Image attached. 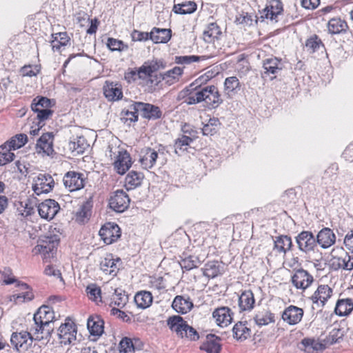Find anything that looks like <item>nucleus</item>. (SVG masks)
Masks as SVG:
<instances>
[{"label": "nucleus", "mask_w": 353, "mask_h": 353, "mask_svg": "<svg viewBox=\"0 0 353 353\" xmlns=\"http://www.w3.org/2000/svg\"><path fill=\"white\" fill-rule=\"evenodd\" d=\"M77 327L74 323L70 319H65V322L60 325L58 329V336L60 343L63 345H70L76 341Z\"/></svg>", "instance_id": "obj_5"}, {"label": "nucleus", "mask_w": 353, "mask_h": 353, "mask_svg": "<svg viewBox=\"0 0 353 353\" xmlns=\"http://www.w3.org/2000/svg\"><path fill=\"white\" fill-rule=\"evenodd\" d=\"M32 332H14L10 338L11 344L18 351L26 350L31 345L33 337Z\"/></svg>", "instance_id": "obj_14"}, {"label": "nucleus", "mask_w": 353, "mask_h": 353, "mask_svg": "<svg viewBox=\"0 0 353 353\" xmlns=\"http://www.w3.org/2000/svg\"><path fill=\"white\" fill-rule=\"evenodd\" d=\"M196 9V4L193 1H188L181 4L175 5L173 10L176 14H185L194 12Z\"/></svg>", "instance_id": "obj_52"}, {"label": "nucleus", "mask_w": 353, "mask_h": 353, "mask_svg": "<svg viewBox=\"0 0 353 353\" xmlns=\"http://www.w3.org/2000/svg\"><path fill=\"white\" fill-rule=\"evenodd\" d=\"M292 242L290 236H280L274 241V248L279 252L285 253L292 248Z\"/></svg>", "instance_id": "obj_43"}, {"label": "nucleus", "mask_w": 353, "mask_h": 353, "mask_svg": "<svg viewBox=\"0 0 353 353\" xmlns=\"http://www.w3.org/2000/svg\"><path fill=\"white\" fill-rule=\"evenodd\" d=\"M152 295L150 292L141 291L134 296V302L137 306L141 309L149 307L152 303Z\"/></svg>", "instance_id": "obj_35"}, {"label": "nucleus", "mask_w": 353, "mask_h": 353, "mask_svg": "<svg viewBox=\"0 0 353 353\" xmlns=\"http://www.w3.org/2000/svg\"><path fill=\"white\" fill-rule=\"evenodd\" d=\"M36 150L39 154L48 156L52 154L54 151L52 134L50 132L43 134L37 141Z\"/></svg>", "instance_id": "obj_19"}, {"label": "nucleus", "mask_w": 353, "mask_h": 353, "mask_svg": "<svg viewBox=\"0 0 353 353\" xmlns=\"http://www.w3.org/2000/svg\"><path fill=\"white\" fill-rule=\"evenodd\" d=\"M103 93L109 101H115L123 97L121 85L119 83L106 81L103 85Z\"/></svg>", "instance_id": "obj_21"}, {"label": "nucleus", "mask_w": 353, "mask_h": 353, "mask_svg": "<svg viewBox=\"0 0 353 353\" xmlns=\"http://www.w3.org/2000/svg\"><path fill=\"white\" fill-rule=\"evenodd\" d=\"M192 141V139L185 135L178 138L174 143V152L178 155H181L187 150L188 145Z\"/></svg>", "instance_id": "obj_47"}, {"label": "nucleus", "mask_w": 353, "mask_h": 353, "mask_svg": "<svg viewBox=\"0 0 353 353\" xmlns=\"http://www.w3.org/2000/svg\"><path fill=\"white\" fill-rule=\"evenodd\" d=\"M17 286L20 288L21 292L10 296V301L16 304L30 301L33 299L34 294L29 286L26 283H17Z\"/></svg>", "instance_id": "obj_22"}, {"label": "nucleus", "mask_w": 353, "mask_h": 353, "mask_svg": "<svg viewBox=\"0 0 353 353\" xmlns=\"http://www.w3.org/2000/svg\"><path fill=\"white\" fill-rule=\"evenodd\" d=\"M158 158V152L150 148L142 149L139 154V163L143 168L151 169Z\"/></svg>", "instance_id": "obj_18"}, {"label": "nucleus", "mask_w": 353, "mask_h": 353, "mask_svg": "<svg viewBox=\"0 0 353 353\" xmlns=\"http://www.w3.org/2000/svg\"><path fill=\"white\" fill-rule=\"evenodd\" d=\"M92 205L89 202H85L80 206L75 214V221L79 223H85L91 216Z\"/></svg>", "instance_id": "obj_39"}, {"label": "nucleus", "mask_w": 353, "mask_h": 353, "mask_svg": "<svg viewBox=\"0 0 353 353\" xmlns=\"http://www.w3.org/2000/svg\"><path fill=\"white\" fill-rule=\"evenodd\" d=\"M87 327L90 333L93 336H100L103 332V322L99 317H89Z\"/></svg>", "instance_id": "obj_38"}, {"label": "nucleus", "mask_w": 353, "mask_h": 353, "mask_svg": "<svg viewBox=\"0 0 353 353\" xmlns=\"http://www.w3.org/2000/svg\"><path fill=\"white\" fill-rule=\"evenodd\" d=\"M119 261L120 259L119 258L114 259L112 254H106L101 261V270L106 274L115 275L118 270L117 263Z\"/></svg>", "instance_id": "obj_25"}, {"label": "nucleus", "mask_w": 353, "mask_h": 353, "mask_svg": "<svg viewBox=\"0 0 353 353\" xmlns=\"http://www.w3.org/2000/svg\"><path fill=\"white\" fill-rule=\"evenodd\" d=\"M145 63L151 74L154 72L165 68V63L163 62V61L160 59L148 61L145 62Z\"/></svg>", "instance_id": "obj_61"}, {"label": "nucleus", "mask_w": 353, "mask_h": 353, "mask_svg": "<svg viewBox=\"0 0 353 353\" xmlns=\"http://www.w3.org/2000/svg\"><path fill=\"white\" fill-rule=\"evenodd\" d=\"M241 90V83L239 79L235 77H227L223 83V91L225 95L228 99H232Z\"/></svg>", "instance_id": "obj_23"}, {"label": "nucleus", "mask_w": 353, "mask_h": 353, "mask_svg": "<svg viewBox=\"0 0 353 353\" xmlns=\"http://www.w3.org/2000/svg\"><path fill=\"white\" fill-rule=\"evenodd\" d=\"M171 38L169 29L153 28L150 32V39L155 43H167Z\"/></svg>", "instance_id": "obj_32"}, {"label": "nucleus", "mask_w": 353, "mask_h": 353, "mask_svg": "<svg viewBox=\"0 0 353 353\" xmlns=\"http://www.w3.org/2000/svg\"><path fill=\"white\" fill-rule=\"evenodd\" d=\"M131 37L133 41H147L150 39V33L134 30L131 34Z\"/></svg>", "instance_id": "obj_64"}, {"label": "nucleus", "mask_w": 353, "mask_h": 353, "mask_svg": "<svg viewBox=\"0 0 353 353\" xmlns=\"http://www.w3.org/2000/svg\"><path fill=\"white\" fill-rule=\"evenodd\" d=\"M255 299L250 290H245L239 298V306L241 310H251L254 305Z\"/></svg>", "instance_id": "obj_33"}, {"label": "nucleus", "mask_w": 353, "mask_h": 353, "mask_svg": "<svg viewBox=\"0 0 353 353\" xmlns=\"http://www.w3.org/2000/svg\"><path fill=\"white\" fill-rule=\"evenodd\" d=\"M99 235L106 244H111L121 236L120 228L116 223H107L99 230Z\"/></svg>", "instance_id": "obj_10"}, {"label": "nucleus", "mask_w": 353, "mask_h": 353, "mask_svg": "<svg viewBox=\"0 0 353 353\" xmlns=\"http://www.w3.org/2000/svg\"><path fill=\"white\" fill-rule=\"evenodd\" d=\"M105 155L112 161L114 170L119 174H124L132 166V158L129 152L116 143L109 144Z\"/></svg>", "instance_id": "obj_2"}, {"label": "nucleus", "mask_w": 353, "mask_h": 353, "mask_svg": "<svg viewBox=\"0 0 353 353\" xmlns=\"http://www.w3.org/2000/svg\"><path fill=\"white\" fill-rule=\"evenodd\" d=\"M220 121L217 118H211L208 122L205 124L202 128L203 135L209 136L214 134L220 125Z\"/></svg>", "instance_id": "obj_51"}, {"label": "nucleus", "mask_w": 353, "mask_h": 353, "mask_svg": "<svg viewBox=\"0 0 353 353\" xmlns=\"http://www.w3.org/2000/svg\"><path fill=\"white\" fill-rule=\"evenodd\" d=\"M200 264V261L198 257L195 256H188L183 258L181 262L180 265L181 268L185 269L187 270H190L193 268L198 267Z\"/></svg>", "instance_id": "obj_55"}, {"label": "nucleus", "mask_w": 353, "mask_h": 353, "mask_svg": "<svg viewBox=\"0 0 353 353\" xmlns=\"http://www.w3.org/2000/svg\"><path fill=\"white\" fill-rule=\"evenodd\" d=\"M169 328L181 338H187L191 341L199 339V334L194 328L190 326L180 316H170L168 321Z\"/></svg>", "instance_id": "obj_4"}, {"label": "nucleus", "mask_w": 353, "mask_h": 353, "mask_svg": "<svg viewBox=\"0 0 353 353\" xmlns=\"http://www.w3.org/2000/svg\"><path fill=\"white\" fill-rule=\"evenodd\" d=\"M128 296L121 290H115L111 298L110 305L123 307L128 302Z\"/></svg>", "instance_id": "obj_53"}, {"label": "nucleus", "mask_w": 353, "mask_h": 353, "mask_svg": "<svg viewBox=\"0 0 353 353\" xmlns=\"http://www.w3.org/2000/svg\"><path fill=\"white\" fill-rule=\"evenodd\" d=\"M221 34L219 27L214 23H210L203 32V39L208 43L217 39Z\"/></svg>", "instance_id": "obj_45"}, {"label": "nucleus", "mask_w": 353, "mask_h": 353, "mask_svg": "<svg viewBox=\"0 0 353 353\" xmlns=\"http://www.w3.org/2000/svg\"><path fill=\"white\" fill-rule=\"evenodd\" d=\"M172 307L178 313L186 314L191 310L193 303L189 297L176 296L172 301Z\"/></svg>", "instance_id": "obj_27"}, {"label": "nucleus", "mask_w": 353, "mask_h": 353, "mask_svg": "<svg viewBox=\"0 0 353 353\" xmlns=\"http://www.w3.org/2000/svg\"><path fill=\"white\" fill-rule=\"evenodd\" d=\"M274 321V314L269 310L259 312L254 317L255 323L259 326L267 325Z\"/></svg>", "instance_id": "obj_44"}, {"label": "nucleus", "mask_w": 353, "mask_h": 353, "mask_svg": "<svg viewBox=\"0 0 353 353\" xmlns=\"http://www.w3.org/2000/svg\"><path fill=\"white\" fill-rule=\"evenodd\" d=\"M135 109L143 112V117L148 119H159L161 116L160 109L153 105L143 103H137Z\"/></svg>", "instance_id": "obj_28"}, {"label": "nucleus", "mask_w": 353, "mask_h": 353, "mask_svg": "<svg viewBox=\"0 0 353 353\" xmlns=\"http://www.w3.org/2000/svg\"><path fill=\"white\" fill-rule=\"evenodd\" d=\"M130 203V199L123 190H117L110 199V208L117 212H122L126 210Z\"/></svg>", "instance_id": "obj_15"}, {"label": "nucleus", "mask_w": 353, "mask_h": 353, "mask_svg": "<svg viewBox=\"0 0 353 353\" xmlns=\"http://www.w3.org/2000/svg\"><path fill=\"white\" fill-rule=\"evenodd\" d=\"M88 147L87 141L83 137H77L68 143V148L72 152L77 154H82Z\"/></svg>", "instance_id": "obj_37"}, {"label": "nucleus", "mask_w": 353, "mask_h": 353, "mask_svg": "<svg viewBox=\"0 0 353 353\" xmlns=\"http://www.w3.org/2000/svg\"><path fill=\"white\" fill-rule=\"evenodd\" d=\"M63 181L65 188L73 192L83 188L85 179L83 174L70 171L64 175Z\"/></svg>", "instance_id": "obj_9"}, {"label": "nucleus", "mask_w": 353, "mask_h": 353, "mask_svg": "<svg viewBox=\"0 0 353 353\" xmlns=\"http://www.w3.org/2000/svg\"><path fill=\"white\" fill-rule=\"evenodd\" d=\"M202 95L200 89L194 92H191L190 88H185L181 90L178 95L179 99H185L184 102L188 105L196 104L202 102Z\"/></svg>", "instance_id": "obj_29"}, {"label": "nucleus", "mask_w": 353, "mask_h": 353, "mask_svg": "<svg viewBox=\"0 0 353 353\" xmlns=\"http://www.w3.org/2000/svg\"><path fill=\"white\" fill-rule=\"evenodd\" d=\"M143 175L135 171L130 172L125 179V185L128 190H132L141 184Z\"/></svg>", "instance_id": "obj_40"}, {"label": "nucleus", "mask_w": 353, "mask_h": 353, "mask_svg": "<svg viewBox=\"0 0 353 353\" xmlns=\"http://www.w3.org/2000/svg\"><path fill=\"white\" fill-rule=\"evenodd\" d=\"M201 350L207 353H219L221 350L219 338L213 334L208 335L205 341L201 345Z\"/></svg>", "instance_id": "obj_30"}, {"label": "nucleus", "mask_w": 353, "mask_h": 353, "mask_svg": "<svg viewBox=\"0 0 353 353\" xmlns=\"http://www.w3.org/2000/svg\"><path fill=\"white\" fill-rule=\"evenodd\" d=\"M145 63L151 74L154 72L165 68V63L163 62V61L160 59L148 61L145 62Z\"/></svg>", "instance_id": "obj_62"}, {"label": "nucleus", "mask_w": 353, "mask_h": 353, "mask_svg": "<svg viewBox=\"0 0 353 353\" xmlns=\"http://www.w3.org/2000/svg\"><path fill=\"white\" fill-rule=\"evenodd\" d=\"M60 210L59 203L53 199H46L38 206L39 214L42 219H52Z\"/></svg>", "instance_id": "obj_12"}, {"label": "nucleus", "mask_w": 353, "mask_h": 353, "mask_svg": "<svg viewBox=\"0 0 353 353\" xmlns=\"http://www.w3.org/2000/svg\"><path fill=\"white\" fill-rule=\"evenodd\" d=\"M296 243L299 250L307 254L314 250L316 246V238L310 231H303L296 236Z\"/></svg>", "instance_id": "obj_8"}, {"label": "nucleus", "mask_w": 353, "mask_h": 353, "mask_svg": "<svg viewBox=\"0 0 353 353\" xmlns=\"http://www.w3.org/2000/svg\"><path fill=\"white\" fill-rule=\"evenodd\" d=\"M12 150L6 143L0 146V166L13 161L14 154L11 152Z\"/></svg>", "instance_id": "obj_50"}, {"label": "nucleus", "mask_w": 353, "mask_h": 353, "mask_svg": "<svg viewBox=\"0 0 353 353\" xmlns=\"http://www.w3.org/2000/svg\"><path fill=\"white\" fill-rule=\"evenodd\" d=\"M50 107V101L46 97H41L38 100L34 99L32 103L31 108L33 112L39 110H43Z\"/></svg>", "instance_id": "obj_56"}, {"label": "nucleus", "mask_w": 353, "mask_h": 353, "mask_svg": "<svg viewBox=\"0 0 353 353\" xmlns=\"http://www.w3.org/2000/svg\"><path fill=\"white\" fill-rule=\"evenodd\" d=\"M353 310V303L351 299L338 301L335 307V313L341 316L349 314Z\"/></svg>", "instance_id": "obj_41"}, {"label": "nucleus", "mask_w": 353, "mask_h": 353, "mask_svg": "<svg viewBox=\"0 0 353 353\" xmlns=\"http://www.w3.org/2000/svg\"><path fill=\"white\" fill-rule=\"evenodd\" d=\"M333 290L328 285H320L310 296L313 304L317 307H323L332 297Z\"/></svg>", "instance_id": "obj_13"}, {"label": "nucleus", "mask_w": 353, "mask_h": 353, "mask_svg": "<svg viewBox=\"0 0 353 353\" xmlns=\"http://www.w3.org/2000/svg\"><path fill=\"white\" fill-rule=\"evenodd\" d=\"M303 310L295 305L287 307L282 312L281 318L290 325H297L303 316Z\"/></svg>", "instance_id": "obj_16"}, {"label": "nucleus", "mask_w": 353, "mask_h": 353, "mask_svg": "<svg viewBox=\"0 0 353 353\" xmlns=\"http://www.w3.org/2000/svg\"><path fill=\"white\" fill-rule=\"evenodd\" d=\"M86 292L89 299L95 302L97 304L102 303L101 288L96 284L88 285L86 288Z\"/></svg>", "instance_id": "obj_48"}, {"label": "nucleus", "mask_w": 353, "mask_h": 353, "mask_svg": "<svg viewBox=\"0 0 353 353\" xmlns=\"http://www.w3.org/2000/svg\"><path fill=\"white\" fill-rule=\"evenodd\" d=\"M263 68L264 74L273 75L270 77L271 79H273L276 77V74L282 70V63L281 60L276 57H272L263 61Z\"/></svg>", "instance_id": "obj_26"}, {"label": "nucleus", "mask_w": 353, "mask_h": 353, "mask_svg": "<svg viewBox=\"0 0 353 353\" xmlns=\"http://www.w3.org/2000/svg\"><path fill=\"white\" fill-rule=\"evenodd\" d=\"M205 57H200L196 55H185L177 56L175 57V63L177 64H190L193 62H197L201 60H205Z\"/></svg>", "instance_id": "obj_58"}, {"label": "nucleus", "mask_w": 353, "mask_h": 353, "mask_svg": "<svg viewBox=\"0 0 353 353\" xmlns=\"http://www.w3.org/2000/svg\"><path fill=\"white\" fill-rule=\"evenodd\" d=\"M54 312L52 307L48 305L41 306L34 314V325L30 329L35 340L48 339L54 330L53 321Z\"/></svg>", "instance_id": "obj_1"}, {"label": "nucleus", "mask_w": 353, "mask_h": 353, "mask_svg": "<svg viewBox=\"0 0 353 353\" xmlns=\"http://www.w3.org/2000/svg\"><path fill=\"white\" fill-rule=\"evenodd\" d=\"M328 31L331 34H339L347 28V23L340 18L330 19L327 24Z\"/></svg>", "instance_id": "obj_42"}, {"label": "nucleus", "mask_w": 353, "mask_h": 353, "mask_svg": "<svg viewBox=\"0 0 353 353\" xmlns=\"http://www.w3.org/2000/svg\"><path fill=\"white\" fill-rule=\"evenodd\" d=\"M282 11L281 3L278 1H273L263 10L261 17L271 21H276L278 15L281 14Z\"/></svg>", "instance_id": "obj_24"}, {"label": "nucleus", "mask_w": 353, "mask_h": 353, "mask_svg": "<svg viewBox=\"0 0 353 353\" xmlns=\"http://www.w3.org/2000/svg\"><path fill=\"white\" fill-rule=\"evenodd\" d=\"M304 351L307 353H317L325 348V345L319 340L314 339H304L301 341Z\"/></svg>", "instance_id": "obj_34"}, {"label": "nucleus", "mask_w": 353, "mask_h": 353, "mask_svg": "<svg viewBox=\"0 0 353 353\" xmlns=\"http://www.w3.org/2000/svg\"><path fill=\"white\" fill-rule=\"evenodd\" d=\"M54 185V181L50 174H39L34 178L32 183V190L40 195L50 192Z\"/></svg>", "instance_id": "obj_6"}, {"label": "nucleus", "mask_w": 353, "mask_h": 353, "mask_svg": "<svg viewBox=\"0 0 353 353\" xmlns=\"http://www.w3.org/2000/svg\"><path fill=\"white\" fill-rule=\"evenodd\" d=\"M322 46L321 40L316 36H313L309 38L305 43L307 50L310 53H313L319 50Z\"/></svg>", "instance_id": "obj_59"}, {"label": "nucleus", "mask_w": 353, "mask_h": 353, "mask_svg": "<svg viewBox=\"0 0 353 353\" xmlns=\"http://www.w3.org/2000/svg\"><path fill=\"white\" fill-rule=\"evenodd\" d=\"M119 351L121 353H134V346L132 340L124 337L119 343Z\"/></svg>", "instance_id": "obj_60"}, {"label": "nucleus", "mask_w": 353, "mask_h": 353, "mask_svg": "<svg viewBox=\"0 0 353 353\" xmlns=\"http://www.w3.org/2000/svg\"><path fill=\"white\" fill-rule=\"evenodd\" d=\"M3 283L5 285H10L17 282V279L13 276L10 269L6 268L2 272Z\"/></svg>", "instance_id": "obj_63"}, {"label": "nucleus", "mask_w": 353, "mask_h": 353, "mask_svg": "<svg viewBox=\"0 0 353 353\" xmlns=\"http://www.w3.org/2000/svg\"><path fill=\"white\" fill-rule=\"evenodd\" d=\"M234 337L237 340H245L250 334V330L248 328L245 324L241 322H239L233 327L232 330Z\"/></svg>", "instance_id": "obj_46"}, {"label": "nucleus", "mask_w": 353, "mask_h": 353, "mask_svg": "<svg viewBox=\"0 0 353 353\" xmlns=\"http://www.w3.org/2000/svg\"><path fill=\"white\" fill-rule=\"evenodd\" d=\"M291 281L296 289L305 290L312 285L314 278L307 271L299 269L294 272Z\"/></svg>", "instance_id": "obj_11"}, {"label": "nucleus", "mask_w": 353, "mask_h": 353, "mask_svg": "<svg viewBox=\"0 0 353 353\" xmlns=\"http://www.w3.org/2000/svg\"><path fill=\"white\" fill-rule=\"evenodd\" d=\"M107 46L111 51H124L128 50V46L122 41L114 38H109L107 41Z\"/></svg>", "instance_id": "obj_57"}, {"label": "nucleus", "mask_w": 353, "mask_h": 353, "mask_svg": "<svg viewBox=\"0 0 353 353\" xmlns=\"http://www.w3.org/2000/svg\"><path fill=\"white\" fill-rule=\"evenodd\" d=\"M336 239V235L332 230L324 228L318 232L316 241L321 248L328 249L335 243Z\"/></svg>", "instance_id": "obj_17"}, {"label": "nucleus", "mask_w": 353, "mask_h": 353, "mask_svg": "<svg viewBox=\"0 0 353 353\" xmlns=\"http://www.w3.org/2000/svg\"><path fill=\"white\" fill-rule=\"evenodd\" d=\"M59 240V235L57 234L43 236L40 239L39 243L32 249V252L40 254L44 260L52 259L56 255Z\"/></svg>", "instance_id": "obj_3"}, {"label": "nucleus", "mask_w": 353, "mask_h": 353, "mask_svg": "<svg viewBox=\"0 0 353 353\" xmlns=\"http://www.w3.org/2000/svg\"><path fill=\"white\" fill-rule=\"evenodd\" d=\"M212 316L216 324L221 327H227L232 321L231 310L227 307L216 309L212 313Z\"/></svg>", "instance_id": "obj_20"}, {"label": "nucleus", "mask_w": 353, "mask_h": 353, "mask_svg": "<svg viewBox=\"0 0 353 353\" xmlns=\"http://www.w3.org/2000/svg\"><path fill=\"white\" fill-rule=\"evenodd\" d=\"M202 101H205L210 108H218L223 99L218 88L215 85H208L200 89Z\"/></svg>", "instance_id": "obj_7"}, {"label": "nucleus", "mask_w": 353, "mask_h": 353, "mask_svg": "<svg viewBox=\"0 0 353 353\" xmlns=\"http://www.w3.org/2000/svg\"><path fill=\"white\" fill-rule=\"evenodd\" d=\"M183 73V68L175 66L172 69L161 74V77L170 85L177 82Z\"/></svg>", "instance_id": "obj_36"}, {"label": "nucleus", "mask_w": 353, "mask_h": 353, "mask_svg": "<svg viewBox=\"0 0 353 353\" xmlns=\"http://www.w3.org/2000/svg\"><path fill=\"white\" fill-rule=\"evenodd\" d=\"M220 274V265L217 261H210L205 265L203 275L213 279Z\"/></svg>", "instance_id": "obj_49"}, {"label": "nucleus", "mask_w": 353, "mask_h": 353, "mask_svg": "<svg viewBox=\"0 0 353 353\" xmlns=\"http://www.w3.org/2000/svg\"><path fill=\"white\" fill-rule=\"evenodd\" d=\"M333 261V264L336 263L338 268L345 270H353V252H344L339 257H334Z\"/></svg>", "instance_id": "obj_31"}, {"label": "nucleus", "mask_w": 353, "mask_h": 353, "mask_svg": "<svg viewBox=\"0 0 353 353\" xmlns=\"http://www.w3.org/2000/svg\"><path fill=\"white\" fill-rule=\"evenodd\" d=\"M28 141V137L24 134H17L15 137H12V139L6 143L9 147V148L15 150L23 146Z\"/></svg>", "instance_id": "obj_54"}]
</instances>
